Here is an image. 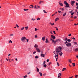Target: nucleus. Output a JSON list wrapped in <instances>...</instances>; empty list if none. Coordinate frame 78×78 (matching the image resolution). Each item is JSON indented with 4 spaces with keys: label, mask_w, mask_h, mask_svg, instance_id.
Instances as JSON below:
<instances>
[{
    "label": "nucleus",
    "mask_w": 78,
    "mask_h": 78,
    "mask_svg": "<svg viewBox=\"0 0 78 78\" xmlns=\"http://www.w3.org/2000/svg\"><path fill=\"white\" fill-rule=\"evenodd\" d=\"M60 9H61V10H62V11H64V8H60Z\"/></svg>",
    "instance_id": "7c9ffc66"
},
{
    "label": "nucleus",
    "mask_w": 78,
    "mask_h": 78,
    "mask_svg": "<svg viewBox=\"0 0 78 78\" xmlns=\"http://www.w3.org/2000/svg\"><path fill=\"white\" fill-rule=\"evenodd\" d=\"M75 51H78V48H77L75 49Z\"/></svg>",
    "instance_id": "412c9836"
},
{
    "label": "nucleus",
    "mask_w": 78,
    "mask_h": 78,
    "mask_svg": "<svg viewBox=\"0 0 78 78\" xmlns=\"http://www.w3.org/2000/svg\"><path fill=\"white\" fill-rule=\"evenodd\" d=\"M59 18H56L55 19V22H56V21L58 20H59Z\"/></svg>",
    "instance_id": "a211bd4d"
},
{
    "label": "nucleus",
    "mask_w": 78,
    "mask_h": 78,
    "mask_svg": "<svg viewBox=\"0 0 78 78\" xmlns=\"http://www.w3.org/2000/svg\"><path fill=\"white\" fill-rule=\"evenodd\" d=\"M41 57H45V55L44 54H41Z\"/></svg>",
    "instance_id": "1a4fd4ad"
},
{
    "label": "nucleus",
    "mask_w": 78,
    "mask_h": 78,
    "mask_svg": "<svg viewBox=\"0 0 78 78\" xmlns=\"http://www.w3.org/2000/svg\"><path fill=\"white\" fill-rule=\"evenodd\" d=\"M55 58H56V54H55Z\"/></svg>",
    "instance_id": "e2e57ef3"
},
{
    "label": "nucleus",
    "mask_w": 78,
    "mask_h": 78,
    "mask_svg": "<svg viewBox=\"0 0 78 78\" xmlns=\"http://www.w3.org/2000/svg\"><path fill=\"white\" fill-rule=\"evenodd\" d=\"M45 37H43L42 38V41H45Z\"/></svg>",
    "instance_id": "9d476101"
},
{
    "label": "nucleus",
    "mask_w": 78,
    "mask_h": 78,
    "mask_svg": "<svg viewBox=\"0 0 78 78\" xmlns=\"http://www.w3.org/2000/svg\"><path fill=\"white\" fill-rule=\"evenodd\" d=\"M72 12H73V10H72L71 11H69V13L70 14V13H72Z\"/></svg>",
    "instance_id": "e433bc0d"
},
{
    "label": "nucleus",
    "mask_w": 78,
    "mask_h": 78,
    "mask_svg": "<svg viewBox=\"0 0 78 78\" xmlns=\"http://www.w3.org/2000/svg\"><path fill=\"white\" fill-rule=\"evenodd\" d=\"M78 77V75H76L75 76V78H77Z\"/></svg>",
    "instance_id": "c756f323"
},
{
    "label": "nucleus",
    "mask_w": 78,
    "mask_h": 78,
    "mask_svg": "<svg viewBox=\"0 0 78 78\" xmlns=\"http://www.w3.org/2000/svg\"><path fill=\"white\" fill-rule=\"evenodd\" d=\"M51 64V62H50L49 63V65L50 66Z\"/></svg>",
    "instance_id": "4d7b16f0"
},
{
    "label": "nucleus",
    "mask_w": 78,
    "mask_h": 78,
    "mask_svg": "<svg viewBox=\"0 0 78 78\" xmlns=\"http://www.w3.org/2000/svg\"><path fill=\"white\" fill-rule=\"evenodd\" d=\"M75 1H72L71 2V5H72V6H73L74 5L73 4L75 3Z\"/></svg>",
    "instance_id": "39448f33"
},
{
    "label": "nucleus",
    "mask_w": 78,
    "mask_h": 78,
    "mask_svg": "<svg viewBox=\"0 0 78 78\" xmlns=\"http://www.w3.org/2000/svg\"><path fill=\"white\" fill-rule=\"evenodd\" d=\"M71 61H72V60L71 59H69V62H70V63H72V62H71Z\"/></svg>",
    "instance_id": "4be33fe9"
},
{
    "label": "nucleus",
    "mask_w": 78,
    "mask_h": 78,
    "mask_svg": "<svg viewBox=\"0 0 78 78\" xmlns=\"http://www.w3.org/2000/svg\"><path fill=\"white\" fill-rule=\"evenodd\" d=\"M30 73H31V72L30 71L29 73H27V74H30Z\"/></svg>",
    "instance_id": "13d9d810"
},
{
    "label": "nucleus",
    "mask_w": 78,
    "mask_h": 78,
    "mask_svg": "<svg viewBox=\"0 0 78 78\" xmlns=\"http://www.w3.org/2000/svg\"><path fill=\"white\" fill-rule=\"evenodd\" d=\"M53 32L55 34H56V33H55V31H54Z\"/></svg>",
    "instance_id": "603ef678"
},
{
    "label": "nucleus",
    "mask_w": 78,
    "mask_h": 78,
    "mask_svg": "<svg viewBox=\"0 0 78 78\" xmlns=\"http://www.w3.org/2000/svg\"><path fill=\"white\" fill-rule=\"evenodd\" d=\"M64 4H65V5H66V4L68 3H67V2H66V1H64Z\"/></svg>",
    "instance_id": "b1692460"
},
{
    "label": "nucleus",
    "mask_w": 78,
    "mask_h": 78,
    "mask_svg": "<svg viewBox=\"0 0 78 78\" xmlns=\"http://www.w3.org/2000/svg\"><path fill=\"white\" fill-rule=\"evenodd\" d=\"M73 43H74V44H77V43H76V42H74Z\"/></svg>",
    "instance_id": "8fccbe9b"
},
{
    "label": "nucleus",
    "mask_w": 78,
    "mask_h": 78,
    "mask_svg": "<svg viewBox=\"0 0 78 78\" xmlns=\"http://www.w3.org/2000/svg\"><path fill=\"white\" fill-rule=\"evenodd\" d=\"M46 75V73H44L43 74V76H45Z\"/></svg>",
    "instance_id": "5fc2aeb1"
},
{
    "label": "nucleus",
    "mask_w": 78,
    "mask_h": 78,
    "mask_svg": "<svg viewBox=\"0 0 78 78\" xmlns=\"http://www.w3.org/2000/svg\"><path fill=\"white\" fill-rule=\"evenodd\" d=\"M59 5H60V6H63V4H62V3H59Z\"/></svg>",
    "instance_id": "4468645a"
},
{
    "label": "nucleus",
    "mask_w": 78,
    "mask_h": 78,
    "mask_svg": "<svg viewBox=\"0 0 78 78\" xmlns=\"http://www.w3.org/2000/svg\"><path fill=\"white\" fill-rule=\"evenodd\" d=\"M44 3V1H40L39 2V4H41V3Z\"/></svg>",
    "instance_id": "f8f14e48"
},
{
    "label": "nucleus",
    "mask_w": 78,
    "mask_h": 78,
    "mask_svg": "<svg viewBox=\"0 0 78 78\" xmlns=\"http://www.w3.org/2000/svg\"><path fill=\"white\" fill-rule=\"evenodd\" d=\"M9 42L10 43L11 42V43H12V41H11V40H10L9 41Z\"/></svg>",
    "instance_id": "09e8293b"
},
{
    "label": "nucleus",
    "mask_w": 78,
    "mask_h": 78,
    "mask_svg": "<svg viewBox=\"0 0 78 78\" xmlns=\"http://www.w3.org/2000/svg\"><path fill=\"white\" fill-rule=\"evenodd\" d=\"M23 10H24V11H28V9H24Z\"/></svg>",
    "instance_id": "2f4dec72"
},
{
    "label": "nucleus",
    "mask_w": 78,
    "mask_h": 78,
    "mask_svg": "<svg viewBox=\"0 0 78 78\" xmlns=\"http://www.w3.org/2000/svg\"><path fill=\"white\" fill-rule=\"evenodd\" d=\"M49 61V59H48L47 60V62H48Z\"/></svg>",
    "instance_id": "052dcab7"
},
{
    "label": "nucleus",
    "mask_w": 78,
    "mask_h": 78,
    "mask_svg": "<svg viewBox=\"0 0 78 78\" xmlns=\"http://www.w3.org/2000/svg\"><path fill=\"white\" fill-rule=\"evenodd\" d=\"M45 64V61H44L43 63V64Z\"/></svg>",
    "instance_id": "49530a36"
},
{
    "label": "nucleus",
    "mask_w": 78,
    "mask_h": 78,
    "mask_svg": "<svg viewBox=\"0 0 78 78\" xmlns=\"http://www.w3.org/2000/svg\"><path fill=\"white\" fill-rule=\"evenodd\" d=\"M30 6L31 7V8H33L34 7V6L33 5H31Z\"/></svg>",
    "instance_id": "c85d7f7f"
},
{
    "label": "nucleus",
    "mask_w": 78,
    "mask_h": 78,
    "mask_svg": "<svg viewBox=\"0 0 78 78\" xmlns=\"http://www.w3.org/2000/svg\"><path fill=\"white\" fill-rule=\"evenodd\" d=\"M76 9H78V6L76 7Z\"/></svg>",
    "instance_id": "774afa93"
},
{
    "label": "nucleus",
    "mask_w": 78,
    "mask_h": 78,
    "mask_svg": "<svg viewBox=\"0 0 78 78\" xmlns=\"http://www.w3.org/2000/svg\"><path fill=\"white\" fill-rule=\"evenodd\" d=\"M45 42L46 43H48V39H47V38L46 39V41H45Z\"/></svg>",
    "instance_id": "ddd939ff"
},
{
    "label": "nucleus",
    "mask_w": 78,
    "mask_h": 78,
    "mask_svg": "<svg viewBox=\"0 0 78 78\" xmlns=\"http://www.w3.org/2000/svg\"><path fill=\"white\" fill-rule=\"evenodd\" d=\"M16 27L17 28H19V26H18V25H17V24L16 25Z\"/></svg>",
    "instance_id": "a18cd8bd"
},
{
    "label": "nucleus",
    "mask_w": 78,
    "mask_h": 78,
    "mask_svg": "<svg viewBox=\"0 0 78 78\" xmlns=\"http://www.w3.org/2000/svg\"><path fill=\"white\" fill-rule=\"evenodd\" d=\"M76 6H78V3L76 2Z\"/></svg>",
    "instance_id": "c03bdc74"
},
{
    "label": "nucleus",
    "mask_w": 78,
    "mask_h": 78,
    "mask_svg": "<svg viewBox=\"0 0 78 78\" xmlns=\"http://www.w3.org/2000/svg\"><path fill=\"white\" fill-rule=\"evenodd\" d=\"M68 39H67V37H66L65 39L64 40V41H67Z\"/></svg>",
    "instance_id": "5701e85b"
},
{
    "label": "nucleus",
    "mask_w": 78,
    "mask_h": 78,
    "mask_svg": "<svg viewBox=\"0 0 78 78\" xmlns=\"http://www.w3.org/2000/svg\"><path fill=\"white\" fill-rule=\"evenodd\" d=\"M27 39V38H26L25 37H22L21 38V41H25V39Z\"/></svg>",
    "instance_id": "20e7f679"
},
{
    "label": "nucleus",
    "mask_w": 78,
    "mask_h": 78,
    "mask_svg": "<svg viewBox=\"0 0 78 78\" xmlns=\"http://www.w3.org/2000/svg\"><path fill=\"white\" fill-rule=\"evenodd\" d=\"M59 54L60 55V56H62V52H60L59 53Z\"/></svg>",
    "instance_id": "aec40b11"
},
{
    "label": "nucleus",
    "mask_w": 78,
    "mask_h": 78,
    "mask_svg": "<svg viewBox=\"0 0 78 78\" xmlns=\"http://www.w3.org/2000/svg\"><path fill=\"white\" fill-rule=\"evenodd\" d=\"M61 50H62V48L61 47H58L56 49V53H60L61 51Z\"/></svg>",
    "instance_id": "f257e3e1"
},
{
    "label": "nucleus",
    "mask_w": 78,
    "mask_h": 78,
    "mask_svg": "<svg viewBox=\"0 0 78 78\" xmlns=\"http://www.w3.org/2000/svg\"><path fill=\"white\" fill-rule=\"evenodd\" d=\"M55 25V23H51V25L52 26V25Z\"/></svg>",
    "instance_id": "4c0bfd02"
},
{
    "label": "nucleus",
    "mask_w": 78,
    "mask_h": 78,
    "mask_svg": "<svg viewBox=\"0 0 78 78\" xmlns=\"http://www.w3.org/2000/svg\"><path fill=\"white\" fill-rule=\"evenodd\" d=\"M24 28H25L26 30H28V26L25 27H24Z\"/></svg>",
    "instance_id": "2eb2a0df"
},
{
    "label": "nucleus",
    "mask_w": 78,
    "mask_h": 78,
    "mask_svg": "<svg viewBox=\"0 0 78 78\" xmlns=\"http://www.w3.org/2000/svg\"><path fill=\"white\" fill-rule=\"evenodd\" d=\"M51 37L53 39H55L56 38V37H55V36H54L53 35H51Z\"/></svg>",
    "instance_id": "6e6552de"
},
{
    "label": "nucleus",
    "mask_w": 78,
    "mask_h": 78,
    "mask_svg": "<svg viewBox=\"0 0 78 78\" xmlns=\"http://www.w3.org/2000/svg\"><path fill=\"white\" fill-rule=\"evenodd\" d=\"M27 75H25V76H23V78H27Z\"/></svg>",
    "instance_id": "c9c22d12"
},
{
    "label": "nucleus",
    "mask_w": 78,
    "mask_h": 78,
    "mask_svg": "<svg viewBox=\"0 0 78 78\" xmlns=\"http://www.w3.org/2000/svg\"><path fill=\"white\" fill-rule=\"evenodd\" d=\"M61 3V1H60L58 2V3L59 4V3Z\"/></svg>",
    "instance_id": "bf43d9fd"
},
{
    "label": "nucleus",
    "mask_w": 78,
    "mask_h": 78,
    "mask_svg": "<svg viewBox=\"0 0 78 78\" xmlns=\"http://www.w3.org/2000/svg\"><path fill=\"white\" fill-rule=\"evenodd\" d=\"M37 37V35H36L35 36V37Z\"/></svg>",
    "instance_id": "0e129e2a"
},
{
    "label": "nucleus",
    "mask_w": 78,
    "mask_h": 78,
    "mask_svg": "<svg viewBox=\"0 0 78 78\" xmlns=\"http://www.w3.org/2000/svg\"><path fill=\"white\" fill-rule=\"evenodd\" d=\"M34 8H35V9H37V7H36V5H35L34 7Z\"/></svg>",
    "instance_id": "72a5a7b5"
},
{
    "label": "nucleus",
    "mask_w": 78,
    "mask_h": 78,
    "mask_svg": "<svg viewBox=\"0 0 78 78\" xmlns=\"http://www.w3.org/2000/svg\"><path fill=\"white\" fill-rule=\"evenodd\" d=\"M65 70H66V69H63L62 70V71H64Z\"/></svg>",
    "instance_id": "ea45409f"
},
{
    "label": "nucleus",
    "mask_w": 78,
    "mask_h": 78,
    "mask_svg": "<svg viewBox=\"0 0 78 78\" xmlns=\"http://www.w3.org/2000/svg\"><path fill=\"white\" fill-rule=\"evenodd\" d=\"M67 43H68V42H67V41H66V42L64 43V44H67Z\"/></svg>",
    "instance_id": "a19ab883"
},
{
    "label": "nucleus",
    "mask_w": 78,
    "mask_h": 78,
    "mask_svg": "<svg viewBox=\"0 0 78 78\" xmlns=\"http://www.w3.org/2000/svg\"><path fill=\"white\" fill-rule=\"evenodd\" d=\"M35 59H38V58H39V57L37 55H36L35 56Z\"/></svg>",
    "instance_id": "f3484780"
},
{
    "label": "nucleus",
    "mask_w": 78,
    "mask_h": 78,
    "mask_svg": "<svg viewBox=\"0 0 78 78\" xmlns=\"http://www.w3.org/2000/svg\"><path fill=\"white\" fill-rule=\"evenodd\" d=\"M66 45L67 46V47H71V46L72 45V44L70 42H69L67 44H66Z\"/></svg>",
    "instance_id": "7ed1b4c3"
},
{
    "label": "nucleus",
    "mask_w": 78,
    "mask_h": 78,
    "mask_svg": "<svg viewBox=\"0 0 78 78\" xmlns=\"http://www.w3.org/2000/svg\"><path fill=\"white\" fill-rule=\"evenodd\" d=\"M31 20H33V21H34V20H35L36 19H33V18H32Z\"/></svg>",
    "instance_id": "473e14b6"
},
{
    "label": "nucleus",
    "mask_w": 78,
    "mask_h": 78,
    "mask_svg": "<svg viewBox=\"0 0 78 78\" xmlns=\"http://www.w3.org/2000/svg\"><path fill=\"white\" fill-rule=\"evenodd\" d=\"M24 28H25V27H23L21 29V30L22 31L23 30H24Z\"/></svg>",
    "instance_id": "bb28decb"
},
{
    "label": "nucleus",
    "mask_w": 78,
    "mask_h": 78,
    "mask_svg": "<svg viewBox=\"0 0 78 78\" xmlns=\"http://www.w3.org/2000/svg\"><path fill=\"white\" fill-rule=\"evenodd\" d=\"M74 14V12H73L71 14V16H72V15H73Z\"/></svg>",
    "instance_id": "f704fd0d"
},
{
    "label": "nucleus",
    "mask_w": 78,
    "mask_h": 78,
    "mask_svg": "<svg viewBox=\"0 0 78 78\" xmlns=\"http://www.w3.org/2000/svg\"><path fill=\"white\" fill-rule=\"evenodd\" d=\"M57 65L58 66H59V63L57 62Z\"/></svg>",
    "instance_id": "de8ad7c7"
},
{
    "label": "nucleus",
    "mask_w": 78,
    "mask_h": 78,
    "mask_svg": "<svg viewBox=\"0 0 78 78\" xmlns=\"http://www.w3.org/2000/svg\"><path fill=\"white\" fill-rule=\"evenodd\" d=\"M67 41L68 42H71V40L70 39H68Z\"/></svg>",
    "instance_id": "393cba45"
},
{
    "label": "nucleus",
    "mask_w": 78,
    "mask_h": 78,
    "mask_svg": "<svg viewBox=\"0 0 78 78\" xmlns=\"http://www.w3.org/2000/svg\"><path fill=\"white\" fill-rule=\"evenodd\" d=\"M36 53V51H34V52H33V54H35V53Z\"/></svg>",
    "instance_id": "58836bf2"
},
{
    "label": "nucleus",
    "mask_w": 78,
    "mask_h": 78,
    "mask_svg": "<svg viewBox=\"0 0 78 78\" xmlns=\"http://www.w3.org/2000/svg\"><path fill=\"white\" fill-rule=\"evenodd\" d=\"M66 6H65V8H70V6H69V4L67 3V4H66Z\"/></svg>",
    "instance_id": "423d86ee"
},
{
    "label": "nucleus",
    "mask_w": 78,
    "mask_h": 78,
    "mask_svg": "<svg viewBox=\"0 0 78 78\" xmlns=\"http://www.w3.org/2000/svg\"><path fill=\"white\" fill-rule=\"evenodd\" d=\"M58 11L59 13L61 12V11L58 10Z\"/></svg>",
    "instance_id": "79ce46f5"
},
{
    "label": "nucleus",
    "mask_w": 78,
    "mask_h": 78,
    "mask_svg": "<svg viewBox=\"0 0 78 78\" xmlns=\"http://www.w3.org/2000/svg\"><path fill=\"white\" fill-rule=\"evenodd\" d=\"M58 75H59V76H61V73H59L58 74Z\"/></svg>",
    "instance_id": "3c124183"
},
{
    "label": "nucleus",
    "mask_w": 78,
    "mask_h": 78,
    "mask_svg": "<svg viewBox=\"0 0 78 78\" xmlns=\"http://www.w3.org/2000/svg\"><path fill=\"white\" fill-rule=\"evenodd\" d=\"M55 28L56 29V30H58V27H55Z\"/></svg>",
    "instance_id": "6e6d98bb"
},
{
    "label": "nucleus",
    "mask_w": 78,
    "mask_h": 78,
    "mask_svg": "<svg viewBox=\"0 0 78 78\" xmlns=\"http://www.w3.org/2000/svg\"><path fill=\"white\" fill-rule=\"evenodd\" d=\"M43 67H47V65H46V64L44 65L43 66Z\"/></svg>",
    "instance_id": "cd10ccee"
},
{
    "label": "nucleus",
    "mask_w": 78,
    "mask_h": 78,
    "mask_svg": "<svg viewBox=\"0 0 78 78\" xmlns=\"http://www.w3.org/2000/svg\"><path fill=\"white\" fill-rule=\"evenodd\" d=\"M39 74H40L41 76H42V73L41 72H39Z\"/></svg>",
    "instance_id": "dca6fc26"
},
{
    "label": "nucleus",
    "mask_w": 78,
    "mask_h": 78,
    "mask_svg": "<svg viewBox=\"0 0 78 78\" xmlns=\"http://www.w3.org/2000/svg\"><path fill=\"white\" fill-rule=\"evenodd\" d=\"M69 36H71V34H69L68 35Z\"/></svg>",
    "instance_id": "680f3d73"
},
{
    "label": "nucleus",
    "mask_w": 78,
    "mask_h": 78,
    "mask_svg": "<svg viewBox=\"0 0 78 78\" xmlns=\"http://www.w3.org/2000/svg\"><path fill=\"white\" fill-rule=\"evenodd\" d=\"M50 41H52V43H54V44H56V42H57L58 41H59V42H60V41H61V40L57 39L55 41H54L52 38H51Z\"/></svg>",
    "instance_id": "f03ea898"
},
{
    "label": "nucleus",
    "mask_w": 78,
    "mask_h": 78,
    "mask_svg": "<svg viewBox=\"0 0 78 78\" xmlns=\"http://www.w3.org/2000/svg\"><path fill=\"white\" fill-rule=\"evenodd\" d=\"M37 20H40V18H38V19H37Z\"/></svg>",
    "instance_id": "69168bd1"
},
{
    "label": "nucleus",
    "mask_w": 78,
    "mask_h": 78,
    "mask_svg": "<svg viewBox=\"0 0 78 78\" xmlns=\"http://www.w3.org/2000/svg\"><path fill=\"white\" fill-rule=\"evenodd\" d=\"M36 50H37V52H38L39 53H41V50L39 48H36Z\"/></svg>",
    "instance_id": "0eeeda50"
},
{
    "label": "nucleus",
    "mask_w": 78,
    "mask_h": 78,
    "mask_svg": "<svg viewBox=\"0 0 78 78\" xmlns=\"http://www.w3.org/2000/svg\"><path fill=\"white\" fill-rule=\"evenodd\" d=\"M72 65H73V67H75V63H73Z\"/></svg>",
    "instance_id": "a878e982"
},
{
    "label": "nucleus",
    "mask_w": 78,
    "mask_h": 78,
    "mask_svg": "<svg viewBox=\"0 0 78 78\" xmlns=\"http://www.w3.org/2000/svg\"><path fill=\"white\" fill-rule=\"evenodd\" d=\"M37 72H39V69H37Z\"/></svg>",
    "instance_id": "37998d69"
},
{
    "label": "nucleus",
    "mask_w": 78,
    "mask_h": 78,
    "mask_svg": "<svg viewBox=\"0 0 78 78\" xmlns=\"http://www.w3.org/2000/svg\"><path fill=\"white\" fill-rule=\"evenodd\" d=\"M66 12H65L64 13H63V17H64V16H66Z\"/></svg>",
    "instance_id": "6ab92c4d"
},
{
    "label": "nucleus",
    "mask_w": 78,
    "mask_h": 78,
    "mask_svg": "<svg viewBox=\"0 0 78 78\" xmlns=\"http://www.w3.org/2000/svg\"><path fill=\"white\" fill-rule=\"evenodd\" d=\"M35 48H37L38 47V46L37 45L35 44L34 46Z\"/></svg>",
    "instance_id": "9b49d317"
},
{
    "label": "nucleus",
    "mask_w": 78,
    "mask_h": 78,
    "mask_svg": "<svg viewBox=\"0 0 78 78\" xmlns=\"http://www.w3.org/2000/svg\"><path fill=\"white\" fill-rule=\"evenodd\" d=\"M37 29L36 28H35V31H37Z\"/></svg>",
    "instance_id": "864d4df0"
},
{
    "label": "nucleus",
    "mask_w": 78,
    "mask_h": 78,
    "mask_svg": "<svg viewBox=\"0 0 78 78\" xmlns=\"http://www.w3.org/2000/svg\"><path fill=\"white\" fill-rule=\"evenodd\" d=\"M73 78V76H72L71 77H69V78Z\"/></svg>",
    "instance_id": "338daca9"
}]
</instances>
